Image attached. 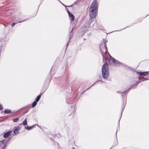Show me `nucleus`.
Masks as SVG:
<instances>
[{
	"instance_id": "9b49d317",
	"label": "nucleus",
	"mask_w": 149,
	"mask_h": 149,
	"mask_svg": "<svg viewBox=\"0 0 149 149\" xmlns=\"http://www.w3.org/2000/svg\"><path fill=\"white\" fill-rule=\"evenodd\" d=\"M37 102H36V101H34L32 104V107H35L37 104Z\"/></svg>"
},
{
	"instance_id": "412c9836",
	"label": "nucleus",
	"mask_w": 149,
	"mask_h": 149,
	"mask_svg": "<svg viewBox=\"0 0 149 149\" xmlns=\"http://www.w3.org/2000/svg\"><path fill=\"white\" fill-rule=\"evenodd\" d=\"M71 6H69V7H71Z\"/></svg>"
},
{
	"instance_id": "dca6fc26",
	"label": "nucleus",
	"mask_w": 149,
	"mask_h": 149,
	"mask_svg": "<svg viewBox=\"0 0 149 149\" xmlns=\"http://www.w3.org/2000/svg\"><path fill=\"white\" fill-rule=\"evenodd\" d=\"M17 23H15V22H13V23H12L11 24V26H12V27H13V26H14Z\"/></svg>"
},
{
	"instance_id": "f3484780",
	"label": "nucleus",
	"mask_w": 149,
	"mask_h": 149,
	"mask_svg": "<svg viewBox=\"0 0 149 149\" xmlns=\"http://www.w3.org/2000/svg\"><path fill=\"white\" fill-rule=\"evenodd\" d=\"M2 108V106L0 104V110H1Z\"/></svg>"
},
{
	"instance_id": "2eb2a0df",
	"label": "nucleus",
	"mask_w": 149,
	"mask_h": 149,
	"mask_svg": "<svg viewBox=\"0 0 149 149\" xmlns=\"http://www.w3.org/2000/svg\"><path fill=\"white\" fill-rule=\"evenodd\" d=\"M33 126L31 127H27V129L29 130H30L31 129L33 128Z\"/></svg>"
},
{
	"instance_id": "f8f14e48",
	"label": "nucleus",
	"mask_w": 149,
	"mask_h": 149,
	"mask_svg": "<svg viewBox=\"0 0 149 149\" xmlns=\"http://www.w3.org/2000/svg\"><path fill=\"white\" fill-rule=\"evenodd\" d=\"M27 119L26 118L23 121L22 123L24 125H27Z\"/></svg>"
},
{
	"instance_id": "4468645a",
	"label": "nucleus",
	"mask_w": 149,
	"mask_h": 149,
	"mask_svg": "<svg viewBox=\"0 0 149 149\" xmlns=\"http://www.w3.org/2000/svg\"><path fill=\"white\" fill-rule=\"evenodd\" d=\"M5 112L6 113H9L10 112V111L8 109L5 110Z\"/></svg>"
},
{
	"instance_id": "6ab92c4d",
	"label": "nucleus",
	"mask_w": 149,
	"mask_h": 149,
	"mask_svg": "<svg viewBox=\"0 0 149 149\" xmlns=\"http://www.w3.org/2000/svg\"><path fill=\"white\" fill-rule=\"evenodd\" d=\"M62 4H63V6H65L63 4V3H62Z\"/></svg>"
},
{
	"instance_id": "0eeeda50",
	"label": "nucleus",
	"mask_w": 149,
	"mask_h": 149,
	"mask_svg": "<svg viewBox=\"0 0 149 149\" xmlns=\"http://www.w3.org/2000/svg\"><path fill=\"white\" fill-rule=\"evenodd\" d=\"M136 73L139 75H146L149 74V72H137Z\"/></svg>"
},
{
	"instance_id": "f03ea898",
	"label": "nucleus",
	"mask_w": 149,
	"mask_h": 149,
	"mask_svg": "<svg viewBox=\"0 0 149 149\" xmlns=\"http://www.w3.org/2000/svg\"><path fill=\"white\" fill-rule=\"evenodd\" d=\"M102 74L104 79H107L109 75L108 66L107 63H104L102 68Z\"/></svg>"
},
{
	"instance_id": "20e7f679",
	"label": "nucleus",
	"mask_w": 149,
	"mask_h": 149,
	"mask_svg": "<svg viewBox=\"0 0 149 149\" xmlns=\"http://www.w3.org/2000/svg\"><path fill=\"white\" fill-rule=\"evenodd\" d=\"M109 63L113 65H116L118 63L116 62V61L113 57H111L109 60Z\"/></svg>"
},
{
	"instance_id": "9d476101",
	"label": "nucleus",
	"mask_w": 149,
	"mask_h": 149,
	"mask_svg": "<svg viewBox=\"0 0 149 149\" xmlns=\"http://www.w3.org/2000/svg\"><path fill=\"white\" fill-rule=\"evenodd\" d=\"M41 94H40V95H39L37 96V97L36 100V101L38 102L39 101V100H40V97H41Z\"/></svg>"
},
{
	"instance_id": "423d86ee",
	"label": "nucleus",
	"mask_w": 149,
	"mask_h": 149,
	"mask_svg": "<svg viewBox=\"0 0 149 149\" xmlns=\"http://www.w3.org/2000/svg\"><path fill=\"white\" fill-rule=\"evenodd\" d=\"M67 12L70 18H71V21H73L74 19V16L72 14L70 13V12L68 10H67Z\"/></svg>"
},
{
	"instance_id": "6e6552de",
	"label": "nucleus",
	"mask_w": 149,
	"mask_h": 149,
	"mask_svg": "<svg viewBox=\"0 0 149 149\" xmlns=\"http://www.w3.org/2000/svg\"><path fill=\"white\" fill-rule=\"evenodd\" d=\"M11 132V131H9L8 132H6L3 135V136L4 138H7L8 137L9 135L10 134Z\"/></svg>"
},
{
	"instance_id": "aec40b11",
	"label": "nucleus",
	"mask_w": 149,
	"mask_h": 149,
	"mask_svg": "<svg viewBox=\"0 0 149 149\" xmlns=\"http://www.w3.org/2000/svg\"><path fill=\"white\" fill-rule=\"evenodd\" d=\"M58 1H59L61 2L59 0H58Z\"/></svg>"
},
{
	"instance_id": "7ed1b4c3",
	"label": "nucleus",
	"mask_w": 149,
	"mask_h": 149,
	"mask_svg": "<svg viewBox=\"0 0 149 149\" xmlns=\"http://www.w3.org/2000/svg\"><path fill=\"white\" fill-rule=\"evenodd\" d=\"M100 48L102 54L103 60H104V58L106 59L104 53H106L108 51L106 44L103 43V44H101L100 46Z\"/></svg>"
},
{
	"instance_id": "a211bd4d",
	"label": "nucleus",
	"mask_w": 149,
	"mask_h": 149,
	"mask_svg": "<svg viewBox=\"0 0 149 149\" xmlns=\"http://www.w3.org/2000/svg\"><path fill=\"white\" fill-rule=\"evenodd\" d=\"M20 21L19 22H21L23 21Z\"/></svg>"
},
{
	"instance_id": "1a4fd4ad",
	"label": "nucleus",
	"mask_w": 149,
	"mask_h": 149,
	"mask_svg": "<svg viewBox=\"0 0 149 149\" xmlns=\"http://www.w3.org/2000/svg\"><path fill=\"white\" fill-rule=\"evenodd\" d=\"M18 129H19V128H16L15 129V130L14 131V132L15 134H18Z\"/></svg>"
},
{
	"instance_id": "39448f33",
	"label": "nucleus",
	"mask_w": 149,
	"mask_h": 149,
	"mask_svg": "<svg viewBox=\"0 0 149 149\" xmlns=\"http://www.w3.org/2000/svg\"><path fill=\"white\" fill-rule=\"evenodd\" d=\"M5 140H5H3L1 141V144L0 146L1 147H2L1 149H5L6 147V142H5Z\"/></svg>"
},
{
	"instance_id": "ddd939ff",
	"label": "nucleus",
	"mask_w": 149,
	"mask_h": 149,
	"mask_svg": "<svg viewBox=\"0 0 149 149\" xmlns=\"http://www.w3.org/2000/svg\"><path fill=\"white\" fill-rule=\"evenodd\" d=\"M19 120V118H17L15 119H13V122H17Z\"/></svg>"
},
{
	"instance_id": "f257e3e1",
	"label": "nucleus",
	"mask_w": 149,
	"mask_h": 149,
	"mask_svg": "<svg viewBox=\"0 0 149 149\" xmlns=\"http://www.w3.org/2000/svg\"><path fill=\"white\" fill-rule=\"evenodd\" d=\"M98 6L97 2L95 0L93 2L89 9V15L92 18L96 17L98 10Z\"/></svg>"
}]
</instances>
